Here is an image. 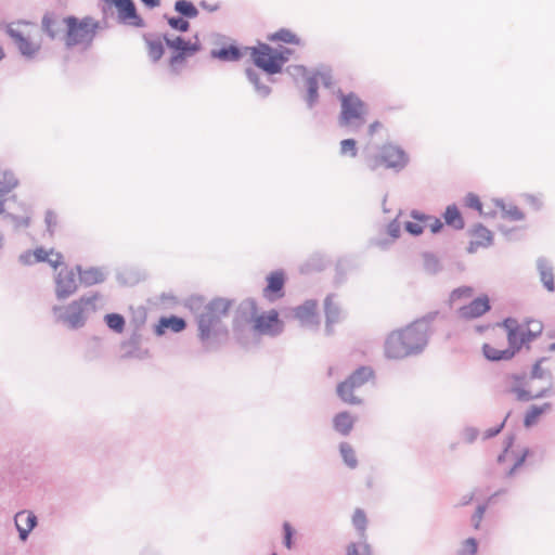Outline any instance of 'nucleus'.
Segmentation results:
<instances>
[{"instance_id": "nucleus-1", "label": "nucleus", "mask_w": 555, "mask_h": 555, "mask_svg": "<svg viewBox=\"0 0 555 555\" xmlns=\"http://www.w3.org/2000/svg\"><path fill=\"white\" fill-rule=\"evenodd\" d=\"M428 324L413 322L405 327L392 331L385 341V354L389 359H402L421 352L428 341Z\"/></svg>"}, {"instance_id": "nucleus-2", "label": "nucleus", "mask_w": 555, "mask_h": 555, "mask_svg": "<svg viewBox=\"0 0 555 555\" xmlns=\"http://www.w3.org/2000/svg\"><path fill=\"white\" fill-rule=\"evenodd\" d=\"M232 304V300L219 297L205 306L197 320L198 337L203 343L215 340L222 332L221 319L229 314Z\"/></svg>"}, {"instance_id": "nucleus-3", "label": "nucleus", "mask_w": 555, "mask_h": 555, "mask_svg": "<svg viewBox=\"0 0 555 555\" xmlns=\"http://www.w3.org/2000/svg\"><path fill=\"white\" fill-rule=\"evenodd\" d=\"M63 23L65 26L64 42L68 48L88 49L101 29L100 22L91 16L79 18L68 15L63 18Z\"/></svg>"}, {"instance_id": "nucleus-4", "label": "nucleus", "mask_w": 555, "mask_h": 555, "mask_svg": "<svg viewBox=\"0 0 555 555\" xmlns=\"http://www.w3.org/2000/svg\"><path fill=\"white\" fill-rule=\"evenodd\" d=\"M7 33L22 55L31 59L40 52L42 37L35 23L13 22L8 26Z\"/></svg>"}, {"instance_id": "nucleus-5", "label": "nucleus", "mask_w": 555, "mask_h": 555, "mask_svg": "<svg viewBox=\"0 0 555 555\" xmlns=\"http://www.w3.org/2000/svg\"><path fill=\"white\" fill-rule=\"evenodd\" d=\"M409 163L408 154L398 145L386 143L382 145L377 153L365 160L366 168L372 172L380 170H402Z\"/></svg>"}, {"instance_id": "nucleus-6", "label": "nucleus", "mask_w": 555, "mask_h": 555, "mask_svg": "<svg viewBox=\"0 0 555 555\" xmlns=\"http://www.w3.org/2000/svg\"><path fill=\"white\" fill-rule=\"evenodd\" d=\"M246 50L249 51L255 65L271 75L280 73L293 53L291 49H274L267 43H258Z\"/></svg>"}, {"instance_id": "nucleus-7", "label": "nucleus", "mask_w": 555, "mask_h": 555, "mask_svg": "<svg viewBox=\"0 0 555 555\" xmlns=\"http://www.w3.org/2000/svg\"><path fill=\"white\" fill-rule=\"evenodd\" d=\"M500 326L505 328L507 340L516 347V352L519 351L522 345L537 338L543 330L542 322L533 319L519 322L509 318L504 320Z\"/></svg>"}, {"instance_id": "nucleus-8", "label": "nucleus", "mask_w": 555, "mask_h": 555, "mask_svg": "<svg viewBox=\"0 0 555 555\" xmlns=\"http://www.w3.org/2000/svg\"><path fill=\"white\" fill-rule=\"evenodd\" d=\"M339 124L343 127H358L365 122L367 107L354 93L340 95Z\"/></svg>"}, {"instance_id": "nucleus-9", "label": "nucleus", "mask_w": 555, "mask_h": 555, "mask_svg": "<svg viewBox=\"0 0 555 555\" xmlns=\"http://www.w3.org/2000/svg\"><path fill=\"white\" fill-rule=\"evenodd\" d=\"M374 372L370 367H360L352 375L349 376L345 382L337 386V393L339 398L348 404H359L361 400L354 395V392L373 380Z\"/></svg>"}, {"instance_id": "nucleus-10", "label": "nucleus", "mask_w": 555, "mask_h": 555, "mask_svg": "<svg viewBox=\"0 0 555 555\" xmlns=\"http://www.w3.org/2000/svg\"><path fill=\"white\" fill-rule=\"evenodd\" d=\"M498 391L503 396H513L519 401H529L534 398L527 389V379L522 374L506 373L498 385Z\"/></svg>"}, {"instance_id": "nucleus-11", "label": "nucleus", "mask_w": 555, "mask_h": 555, "mask_svg": "<svg viewBox=\"0 0 555 555\" xmlns=\"http://www.w3.org/2000/svg\"><path fill=\"white\" fill-rule=\"evenodd\" d=\"M21 261L27 266H33L38 262H47L50 267L56 270L64 264V257L60 251L53 248L46 249L43 247H37L22 254Z\"/></svg>"}, {"instance_id": "nucleus-12", "label": "nucleus", "mask_w": 555, "mask_h": 555, "mask_svg": "<svg viewBox=\"0 0 555 555\" xmlns=\"http://www.w3.org/2000/svg\"><path fill=\"white\" fill-rule=\"evenodd\" d=\"M483 356L490 361L511 360L517 352L516 347L509 344L504 346L503 334H494L489 343L482 346Z\"/></svg>"}, {"instance_id": "nucleus-13", "label": "nucleus", "mask_w": 555, "mask_h": 555, "mask_svg": "<svg viewBox=\"0 0 555 555\" xmlns=\"http://www.w3.org/2000/svg\"><path fill=\"white\" fill-rule=\"evenodd\" d=\"M94 297H80L79 299L70 302L66 308V313L63 320L73 328L82 326L85 323V313L89 307H94Z\"/></svg>"}, {"instance_id": "nucleus-14", "label": "nucleus", "mask_w": 555, "mask_h": 555, "mask_svg": "<svg viewBox=\"0 0 555 555\" xmlns=\"http://www.w3.org/2000/svg\"><path fill=\"white\" fill-rule=\"evenodd\" d=\"M283 322L274 309L260 313L253 319V330L262 335H276L283 330Z\"/></svg>"}, {"instance_id": "nucleus-15", "label": "nucleus", "mask_w": 555, "mask_h": 555, "mask_svg": "<svg viewBox=\"0 0 555 555\" xmlns=\"http://www.w3.org/2000/svg\"><path fill=\"white\" fill-rule=\"evenodd\" d=\"M527 454V450L515 446L511 440L503 453L499 455L498 462L506 475H512L519 466L522 465Z\"/></svg>"}, {"instance_id": "nucleus-16", "label": "nucleus", "mask_w": 555, "mask_h": 555, "mask_svg": "<svg viewBox=\"0 0 555 555\" xmlns=\"http://www.w3.org/2000/svg\"><path fill=\"white\" fill-rule=\"evenodd\" d=\"M78 289L76 272L68 267L62 268L55 276V295L59 299H66Z\"/></svg>"}, {"instance_id": "nucleus-17", "label": "nucleus", "mask_w": 555, "mask_h": 555, "mask_svg": "<svg viewBox=\"0 0 555 555\" xmlns=\"http://www.w3.org/2000/svg\"><path fill=\"white\" fill-rule=\"evenodd\" d=\"M107 4L114 5L118 12V18L128 25L141 27L142 18L137 14V10L132 0H104Z\"/></svg>"}, {"instance_id": "nucleus-18", "label": "nucleus", "mask_w": 555, "mask_h": 555, "mask_svg": "<svg viewBox=\"0 0 555 555\" xmlns=\"http://www.w3.org/2000/svg\"><path fill=\"white\" fill-rule=\"evenodd\" d=\"M490 310V300L487 295H481L469 304L459 308L457 314L461 319L473 320L477 319Z\"/></svg>"}, {"instance_id": "nucleus-19", "label": "nucleus", "mask_w": 555, "mask_h": 555, "mask_svg": "<svg viewBox=\"0 0 555 555\" xmlns=\"http://www.w3.org/2000/svg\"><path fill=\"white\" fill-rule=\"evenodd\" d=\"M267 286L263 289V296L270 300L274 301L281 297H283V288L285 284V276L282 271H274L267 276Z\"/></svg>"}, {"instance_id": "nucleus-20", "label": "nucleus", "mask_w": 555, "mask_h": 555, "mask_svg": "<svg viewBox=\"0 0 555 555\" xmlns=\"http://www.w3.org/2000/svg\"><path fill=\"white\" fill-rule=\"evenodd\" d=\"M470 241L468 246L469 253H475L479 248H485L491 245L492 234L491 232L481 224L475 225L470 231Z\"/></svg>"}, {"instance_id": "nucleus-21", "label": "nucleus", "mask_w": 555, "mask_h": 555, "mask_svg": "<svg viewBox=\"0 0 555 555\" xmlns=\"http://www.w3.org/2000/svg\"><path fill=\"white\" fill-rule=\"evenodd\" d=\"M42 30L52 39L65 33L63 18L53 12H48L43 15L41 21Z\"/></svg>"}, {"instance_id": "nucleus-22", "label": "nucleus", "mask_w": 555, "mask_h": 555, "mask_svg": "<svg viewBox=\"0 0 555 555\" xmlns=\"http://www.w3.org/2000/svg\"><path fill=\"white\" fill-rule=\"evenodd\" d=\"M14 520L21 540L25 541L27 539L28 533L35 528L37 524V517L31 512L22 511L15 515Z\"/></svg>"}, {"instance_id": "nucleus-23", "label": "nucleus", "mask_w": 555, "mask_h": 555, "mask_svg": "<svg viewBox=\"0 0 555 555\" xmlns=\"http://www.w3.org/2000/svg\"><path fill=\"white\" fill-rule=\"evenodd\" d=\"M294 315L302 324H311L317 322L318 304L314 300H308L294 310Z\"/></svg>"}, {"instance_id": "nucleus-24", "label": "nucleus", "mask_w": 555, "mask_h": 555, "mask_svg": "<svg viewBox=\"0 0 555 555\" xmlns=\"http://www.w3.org/2000/svg\"><path fill=\"white\" fill-rule=\"evenodd\" d=\"M186 326L183 319L171 315L160 318L157 325L155 326V333L160 336L164 335L168 330L179 333L182 332Z\"/></svg>"}, {"instance_id": "nucleus-25", "label": "nucleus", "mask_w": 555, "mask_h": 555, "mask_svg": "<svg viewBox=\"0 0 555 555\" xmlns=\"http://www.w3.org/2000/svg\"><path fill=\"white\" fill-rule=\"evenodd\" d=\"M211 56L223 62H234L243 56V52L237 46L230 43L211 50Z\"/></svg>"}, {"instance_id": "nucleus-26", "label": "nucleus", "mask_w": 555, "mask_h": 555, "mask_svg": "<svg viewBox=\"0 0 555 555\" xmlns=\"http://www.w3.org/2000/svg\"><path fill=\"white\" fill-rule=\"evenodd\" d=\"M331 76L327 73H321L318 72L313 74L311 77H308L306 80L307 88H308V98L307 101L309 105H312L317 99H318V82L319 80L324 81L325 83H328L327 80H330Z\"/></svg>"}, {"instance_id": "nucleus-27", "label": "nucleus", "mask_w": 555, "mask_h": 555, "mask_svg": "<svg viewBox=\"0 0 555 555\" xmlns=\"http://www.w3.org/2000/svg\"><path fill=\"white\" fill-rule=\"evenodd\" d=\"M354 418L348 412H340L333 418V426L337 433L347 436L353 428Z\"/></svg>"}, {"instance_id": "nucleus-28", "label": "nucleus", "mask_w": 555, "mask_h": 555, "mask_svg": "<svg viewBox=\"0 0 555 555\" xmlns=\"http://www.w3.org/2000/svg\"><path fill=\"white\" fill-rule=\"evenodd\" d=\"M77 271L81 283L88 286L102 283L105 280L104 273L98 268H88L86 270H81L80 267H77Z\"/></svg>"}, {"instance_id": "nucleus-29", "label": "nucleus", "mask_w": 555, "mask_h": 555, "mask_svg": "<svg viewBox=\"0 0 555 555\" xmlns=\"http://www.w3.org/2000/svg\"><path fill=\"white\" fill-rule=\"evenodd\" d=\"M268 40L270 41H282L288 44L299 46L301 44V39L292 30L282 28L271 35L268 36Z\"/></svg>"}, {"instance_id": "nucleus-30", "label": "nucleus", "mask_w": 555, "mask_h": 555, "mask_svg": "<svg viewBox=\"0 0 555 555\" xmlns=\"http://www.w3.org/2000/svg\"><path fill=\"white\" fill-rule=\"evenodd\" d=\"M166 44L173 52L195 53L197 51L196 44L190 41H185L181 37H175L172 39L166 38Z\"/></svg>"}, {"instance_id": "nucleus-31", "label": "nucleus", "mask_w": 555, "mask_h": 555, "mask_svg": "<svg viewBox=\"0 0 555 555\" xmlns=\"http://www.w3.org/2000/svg\"><path fill=\"white\" fill-rule=\"evenodd\" d=\"M444 221L448 225L461 230L464 228V220L456 206H448L443 215Z\"/></svg>"}, {"instance_id": "nucleus-32", "label": "nucleus", "mask_w": 555, "mask_h": 555, "mask_svg": "<svg viewBox=\"0 0 555 555\" xmlns=\"http://www.w3.org/2000/svg\"><path fill=\"white\" fill-rule=\"evenodd\" d=\"M551 409L550 403H544L543 405H532L526 413L524 424L526 427H530L534 425L540 416L547 412Z\"/></svg>"}, {"instance_id": "nucleus-33", "label": "nucleus", "mask_w": 555, "mask_h": 555, "mask_svg": "<svg viewBox=\"0 0 555 555\" xmlns=\"http://www.w3.org/2000/svg\"><path fill=\"white\" fill-rule=\"evenodd\" d=\"M16 180L7 173H0V198L16 186ZM3 203L0 201V214L3 212Z\"/></svg>"}, {"instance_id": "nucleus-34", "label": "nucleus", "mask_w": 555, "mask_h": 555, "mask_svg": "<svg viewBox=\"0 0 555 555\" xmlns=\"http://www.w3.org/2000/svg\"><path fill=\"white\" fill-rule=\"evenodd\" d=\"M429 221V217H416L405 223V230L413 235H420L426 228V222Z\"/></svg>"}, {"instance_id": "nucleus-35", "label": "nucleus", "mask_w": 555, "mask_h": 555, "mask_svg": "<svg viewBox=\"0 0 555 555\" xmlns=\"http://www.w3.org/2000/svg\"><path fill=\"white\" fill-rule=\"evenodd\" d=\"M474 295V289L469 286H462L454 289L450 295V302L452 305H456L462 302L465 299L472 298Z\"/></svg>"}, {"instance_id": "nucleus-36", "label": "nucleus", "mask_w": 555, "mask_h": 555, "mask_svg": "<svg viewBox=\"0 0 555 555\" xmlns=\"http://www.w3.org/2000/svg\"><path fill=\"white\" fill-rule=\"evenodd\" d=\"M339 450H340V454L343 456L344 462L350 468H354L358 464V461H357L356 452L352 449V447L347 442H343V443H340Z\"/></svg>"}, {"instance_id": "nucleus-37", "label": "nucleus", "mask_w": 555, "mask_h": 555, "mask_svg": "<svg viewBox=\"0 0 555 555\" xmlns=\"http://www.w3.org/2000/svg\"><path fill=\"white\" fill-rule=\"evenodd\" d=\"M175 9L180 14H182V15H184L186 17H190V18L196 17L197 14H198V11L195 8V5L192 2L188 1V0H179V1H177L176 4H175Z\"/></svg>"}, {"instance_id": "nucleus-38", "label": "nucleus", "mask_w": 555, "mask_h": 555, "mask_svg": "<svg viewBox=\"0 0 555 555\" xmlns=\"http://www.w3.org/2000/svg\"><path fill=\"white\" fill-rule=\"evenodd\" d=\"M347 555H373L372 546L363 541L362 543H350L346 548Z\"/></svg>"}, {"instance_id": "nucleus-39", "label": "nucleus", "mask_w": 555, "mask_h": 555, "mask_svg": "<svg viewBox=\"0 0 555 555\" xmlns=\"http://www.w3.org/2000/svg\"><path fill=\"white\" fill-rule=\"evenodd\" d=\"M44 222L50 235H53L61 227V219L53 210H48L46 212Z\"/></svg>"}, {"instance_id": "nucleus-40", "label": "nucleus", "mask_w": 555, "mask_h": 555, "mask_svg": "<svg viewBox=\"0 0 555 555\" xmlns=\"http://www.w3.org/2000/svg\"><path fill=\"white\" fill-rule=\"evenodd\" d=\"M352 525L358 530L360 535L364 538L367 525V517L362 509H356L352 516Z\"/></svg>"}, {"instance_id": "nucleus-41", "label": "nucleus", "mask_w": 555, "mask_h": 555, "mask_svg": "<svg viewBox=\"0 0 555 555\" xmlns=\"http://www.w3.org/2000/svg\"><path fill=\"white\" fill-rule=\"evenodd\" d=\"M147 54L153 61H158L164 54V47L160 40H146Z\"/></svg>"}, {"instance_id": "nucleus-42", "label": "nucleus", "mask_w": 555, "mask_h": 555, "mask_svg": "<svg viewBox=\"0 0 555 555\" xmlns=\"http://www.w3.org/2000/svg\"><path fill=\"white\" fill-rule=\"evenodd\" d=\"M105 321L107 326L117 332L121 333L125 328V320L120 314L117 313H111L105 317Z\"/></svg>"}, {"instance_id": "nucleus-43", "label": "nucleus", "mask_w": 555, "mask_h": 555, "mask_svg": "<svg viewBox=\"0 0 555 555\" xmlns=\"http://www.w3.org/2000/svg\"><path fill=\"white\" fill-rule=\"evenodd\" d=\"M540 275L543 285L547 291L553 292L555 289L554 274L550 268L542 264L540 266Z\"/></svg>"}, {"instance_id": "nucleus-44", "label": "nucleus", "mask_w": 555, "mask_h": 555, "mask_svg": "<svg viewBox=\"0 0 555 555\" xmlns=\"http://www.w3.org/2000/svg\"><path fill=\"white\" fill-rule=\"evenodd\" d=\"M340 154L354 158L358 155L357 142L353 139H345L340 142Z\"/></svg>"}, {"instance_id": "nucleus-45", "label": "nucleus", "mask_w": 555, "mask_h": 555, "mask_svg": "<svg viewBox=\"0 0 555 555\" xmlns=\"http://www.w3.org/2000/svg\"><path fill=\"white\" fill-rule=\"evenodd\" d=\"M193 53L173 52L169 60V66L173 73H178L179 68L184 64L188 56Z\"/></svg>"}, {"instance_id": "nucleus-46", "label": "nucleus", "mask_w": 555, "mask_h": 555, "mask_svg": "<svg viewBox=\"0 0 555 555\" xmlns=\"http://www.w3.org/2000/svg\"><path fill=\"white\" fill-rule=\"evenodd\" d=\"M478 550L477 541L474 538H468L463 541L457 555H476Z\"/></svg>"}, {"instance_id": "nucleus-47", "label": "nucleus", "mask_w": 555, "mask_h": 555, "mask_svg": "<svg viewBox=\"0 0 555 555\" xmlns=\"http://www.w3.org/2000/svg\"><path fill=\"white\" fill-rule=\"evenodd\" d=\"M325 313L327 324H331L338 320L339 310L337 307L333 305L332 299L330 297H327L325 300Z\"/></svg>"}, {"instance_id": "nucleus-48", "label": "nucleus", "mask_w": 555, "mask_h": 555, "mask_svg": "<svg viewBox=\"0 0 555 555\" xmlns=\"http://www.w3.org/2000/svg\"><path fill=\"white\" fill-rule=\"evenodd\" d=\"M168 24L177 30L186 31L189 29V22L183 20L182 17H170L168 18Z\"/></svg>"}, {"instance_id": "nucleus-49", "label": "nucleus", "mask_w": 555, "mask_h": 555, "mask_svg": "<svg viewBox=\"0 0 555 555\" xmlns=\"http://www.w3.org/2000/svg\"><path fill=\"white\" fill-rule=\"evenodd\" d=\"M283 530H284V545L289 550V548H292V545H293L292 539H293L294 530L289 522H284Z\"/></svg>"}, {"instance_id": "nucleus-50", "label": "nucleus", "mask_w": 555, "mask_h": 555, "mask_svg": "<svg viewBox=\"0 0 555 555\" xmlns=\"http://www.w3.org/2000/svg\"><path fill=\"white\" fill-rule=\"evenodd\" d=\"M485 512H486V507L480 505L477 507L475 514L473 515L472 520H473V526L475 529H479L481 520L485 515Z\"/></svg>"}, {"instance_id": "nucleus-51", "label": "nucleus", "mask_w": 555, "mask_h": 555, "mask_svg": "<svg viewBox=\"0 0 555 555\" xmlns=\"http://www.w3.org/2000/svg\"><path fill=\"white\" fill-rule=\"evenodd\" d=\"M465 202L468 207L474 208L478 211H481L482 205L477 195H474V194L467 195Z\"/></svg>"}, {"instance_id": "nucleus-52", "label": "nucleus", "mask_w": 555, "mask_h": 555, "mask_svg": "<svg viewBox=\"0 0 555 555\" xmlns=\"http://www.w3.org/2000/svg\"><path fill=\"white\" fill-rule=\"evenodd\" d=\"M247 76H248L249 80L254 85H256L258 90L261 91L263 94H268L270 92L269 87H267V86L259 87L258 86L257 75L253 70H247Z\"/></svg>"}, {"instance_id": "nucleus-53", "label": "nucleus", "mask_w": 555, "mask_h": 555, "mask_svg": "<svg viewBox=\"0 0 555 555\" xmlns=\"http://www.w3.org/2000/svg\"><path fill=\"white\" fill-rule=\"evenodd\" d=\"M426 227H430L431 231L436 233L442 228V223L439 219L429 218V221L426 222Z\"/></svg>"}, {"instance_id": "nucleus-54", "label": "nucleus", "mask_w": 555, "mask_h": 555, "mask_svg": "<svg viewBox=\"0 0 555 555\" xmlns=\"http://www.w3.org/2000/svg\"><path fill=\"white\" fill-rule=\"evenodd\" d=\"M383 127L382 122L378 121V120H375L373 121L372 124H370L369 128H367V134L370 137H373L378 130H380Z\"/></svg>"}, {"instance_id": "nucleus-55", "label": "nucleus", "mask_w": 555, "mask_h": 555, "mask_svg": "<svg viewBox=\"0 0 555 555\" xmlns=\"http://www.w3.org/2000/svg\"><path fill=\"white\" fill-rule=\"evenodd\" d=\"M30 216H26L25 218H22V219H16V224L17 225H23V227H28L30 224Z\"/></svg>"}, {"instance_id": "nucleus-56", "label": "nucleus", "mask_w": 555, "mask_h": 555, "mask_svg": "<svg viewBox=\"0 0 555 555\" xmlns=\"http://www.w3.org/2000/svg\"><path fill=\"white\" fill-rule=\"evenodd\" d=\"M145 5L150 8L158 7L160 3V0H141Z\"/></svg>"}, {"instance_id": "nucleus-57", "label": "nucleus", "mask_w": 555, "mask_h": 555, "mask_svg": "<svg viewBox=\"0 0 555 555\" xmlns=\"http://www.w3.org/2000/svg\"><path fill=\"white\" fill-rule=\"evenodd\" d=\"M528 202L533 207H539L540 206V203H539L538 198H535L533 196H529L528 197Z\"/></svg>"}, {"instance_id": "nucleus-58", "label": "nucleus", "mask_w": 555, "mask_h": 555, "mask_svg": "<svg viewBox=\"0 0 555 555\" xmlns=\"http://www.w3.org/2000/svg\"><path fill=\"white\" fill-rule=\"evenodd\" d=\"M512 214H513V217L515 219H521L522 218V214L520 211H518V209H515Z\"/></svg>"}, {"instance_id": "nucleus-59", "label": "nucleus", "mask_w": 555, "mask_h": 555, "mask_svg": "<svg viewBox=\"0 0 555 555\" xmlns=\"http://www.w3.org/2000/svg\"><path fill=\"white\" fill-rule=\"evenodd\" d=\"M502 427H503V423L494 431L490 433L488 436H493V435L498 434Z\"/></svg>"}, {"instance_id": "nucleus-60", "label": "nucleus", "mask_w": 555, "mask_h": 555, "mask_svg": "<svg viewBox=\"0 0 555 555\" xmlns=\"http://www.w3.org/2000/svg\"><path fill=\"white\" fill-rule=\"evenodd\" d=\"M4 56L3 50L0 48V60H2Z\"/></svg>"}, {"instance_id": "nucleus-61", "label": "nucleus", "mask_w": 555, "mask_h": 555, "mask_svg": "<svg viewBox=\"0 0 555 555\" xmlns=\"http://www.w3.org/2000/svg\"><path fill=\"white\" fill-rule=\"evenodd\" d=\"M470 500H472V496H468V500H466L465 503H469Z\"/></svg>"}, {"instance_id": "nucleus-62", "label": "nucleus", "mask_w": 555, "mask_h": 555, "mask_svg": "<svg viewBox=\"0 0 555 555\" xmlns=\"http://www.w3.org/2000/svg\"><path fill=\"white\" fill-rule=\"evenodd\" d=\"M470 500H472V496H468V500H466L465 503H469Z\"/></svg>"}, {"instance_id": "nucleus-63", "label": "nucleus", "mask_w": 555, "mask_h": 555, "mask_svg": "<svg viewBox=\"0 0 555 555\" xmlns=\"http://www.w3.org/2000/svg\"><path fill=\"white\" fill-rule=\"evenodd\" d=\"M272 555H276V554H272Z\"/></svg>"}]
</instances>
